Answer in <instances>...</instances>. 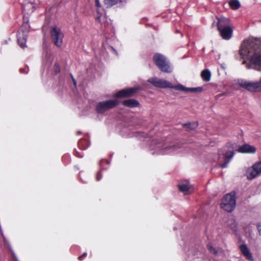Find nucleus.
Returning a JSON list of instances; mask_svg holds the SVG:
<instances>
[{"instance_id":"f257e3e1","label":"nucleus","mask_w":261,"mask_h":261,"mask_svg":"<svg viewBox=\"0 0 261 261\" xmlns=\"http://www.w3.org/2000/svg\"><path fill=\"white\" fill-rule=\"evenodd\" d=\"M240 55L248 69L261 71V39L249 38L241 44Z\"/></svg>"},{"instance_id":"f03ea898","label":"nucleus","mask_w":261,"mask_h":261,"mask_svg":"<svg viewBox=\"0 0 261 261\" xmlns=\"http://www.w3.org/2000/svg\"><path fill=\"white\" fill-rule=\"evenodd\" d=\"M148 82L152 84L154 87L160 88H169L177 91H184L186 93L200 92L202 91L201 87L187 88L181 84L173 86L172 83L163 79H160L156 77H151L148 80Z\"/></svg>"},{"instance_id":"7ed1b4c3","label":"nucleus","mask_w":261,"mask_h":261,"mask_svg":"<svg viewBox=\"0 0 261 261\" xmlns=\"http://www.w3.org/2000/svg\"><path fill=\"white\" fill-rule=\"evenodd\" d=\"M217 25L222 38L225 40H229L233 32L229 19L225 17L218 18Z\"/></svg>"},{"instance_id":"20e7f679","label":"nucleus","mask_w":261,"mask_h":261,"mask_svg":"<svg viewBox=\"0 0 261 261\" xmlns=\"http://www.w3.org/2000/svg\"><path fill=\"white\" fill-rule=\"evenodd\" d=\"M153 61L162 71L166 73H171L172 71L169 61L164 55L160 53L155 54L153 57Z\"/></svg>"},{"instance_id":"39448f33","label":"nucleus","mask_w":261,"mask_h":261,"mask_svg":"<svg viewBox=\"0 0 261 261\" xmlns=\"http://www.w3.org/2000/svg\"><path fill=\"white\" fill-rule=\"evenodd\" d=\"M238 83L241 87L249 92H258L261 91V76L258 81L255 82L239 79Z\"/></svg>"},{"instance_id":"423d86ee","label":"nucleus","mask_w":261,"mask_h":261,"mask_svg":"<svg viewBox=\"0 0 261 261\" xmlns=\"http://www.w3.org/2000/svg\"><path fill=\"white\" fill-rule=\"evenodd\" d=\"M236 206V199L234 194H227L223 198L221 207L228 212L234 210Z\"/></svg>"},{"instance_id":"0eeeda50","label":"nucleus","mask_w":261,"mask_h":261,"mask_svg":"<svg viewBox=\"0 0 261 261\" xmlns=\"http://www.w3.org/2000/svg\"><path fill=\"white\" fill-rule=\"evenodd\" d=\"M118 104L117 100H109L100 101L96 106V110L98 113L102 114L111 109Z\"/></svg>"},{"instance_id":"6e6552de","label":"nucleus","mask_w":261,"mask_h":261,"mask_svg":"<svg viewBox=\"0 0 261 261\" xmlns=\"http://www.w3.org/2000/svg\"><path fill=\"white\" fill-rule=\"evenodd\" d=\"M51 38L54 44L58 47L62 46L64 34L59 28L53 27L50 30Z\"/></svg>"},{"instance_id":"1a4fd4ad","label":"nucleus","mask_w":261,"mask_h":261,"mask_svg":"<svg viewBox=\"0 0 261 261\" xmlns=\"http://www.w3.org/2000/svg\"><path fill=\"white\" fill-rule=\"evenodd\" d=\"M234 144L229 143L228 144V147L229 148H231L232 150H229L227 151L224 154L223 158L225 161V162L220 165V167L222 168H226L227 167L228 164L229 163L231 159L233 158L234 153L233 152V149L235 148Z\"/></svg>"},{"instance_id":"9d476101","label":"nucleus","mask_w":261,"mask_h":261,"mask_svg":"<svg viewBox=\"0 0 261 261\" xmlns=\"http://www.w3.org/2000/svg\"><path fill=\"white\" fill-rule=\"evenodd\" d=\"M163 152L162 153L164 154H174L177 152L178 149L181 147V144H177L176 145L173 144L170 146H167L164 144L162 146Z\"/></svg>"},{"instance_id":"9b49d317","label":"nucleus","mask_w":261,"mask_h":261,"mask_svg":"<svg viewBox=\"0 0 261 261\" xmlns=\"http://www.w3.org/2000/svg\"><path fill=\"white\" fill-rule=\"evenodd\" d=\"M136 88H128L123 89L117 92L115 96L117 97H125L132 96L137 91Z\"/></svg>"},{"instance_id":"f8f14e48","label":"nucleus","mask_w":261,"mask_h":261,"mask_svg":"<svg viewBox=\"0 0 261 261\" xmlns=\"http://www.w3.org/2000/svg\"><path fill=\"white\" fill-rule=\"evenodd\" d=\"M27 38V33L22 31V29L19 30L17 35L18 43L21 48L26 47V41Z\"/></svg>"},{"instance_id":"ddd939ff","label":"nucleus","mask_w":261,"mask_h":261,"mask_svg":"<svg viewBox=\"0 0 261 261\" xmlns=\"http://www.w3.org/2000/svg\"><path fill=\"white\" fill-rule=\"evenodd\" d=\"M237 151L241 153H253L255 152L256 148L253 146L246 144L241 146Z\"/></svg>"},{"instance_id":"4468645a","label":"nucleus","mask_w":261,"mask_h":261,"mask_svg":"<svg viewBox=\"0 0 261 261\" xmlns=\"http://www.w3.org/2000/svg\"><path fill=\"white\" fill-rule=\"evenodd\" d=\"M240 250L241 251L243 255L245 256V257L251 261L254 260L253 257L252 255V253L250 251L249 249L248 248L246 244H242L240 247Z\"/></svg>"},{"instance_id":"2eb2a0df","label":"nucleus","mask_w":261,"mask_h":261,"mask_svg":"<svg viewBox=\"0 0 261 261\" xmlns=\"http://www.w3.org/2000/svg\"><path fill=\"white\" fill-rule=\"evenodd\" d=\"M246 174L248 179H252L258 176L259 173L257 172L255 168H253V166L251 168H249L247 170Z\"/></svg>"},{"instance_id":"dca6fc26","label":"nucleus","mask_w":261,"mask_h":261,"mask_svg":"<svg viewBox=\"0 0 261 261\" xmlns=\"http://www.w3.org/2000/svg\"><path fill=\"white\" fill-rule=\"evenodd\" d=\"M122 103L124 106L130 107V108H135L139 106V102L135 99H128L124 100L122 102Z\"/></svg>"},{"instance_id":"f3484780","label":"nucleus","mask_w":261,"mask_h":261,"mask_svg":"<svg viewBox=\"0 0 261 261\" xmlns=\"http://www.w3.org/2000/svg\"><path fill=\"white\" fill-rule=\"evenodd\" d=\"M178 188L180 191L184 192L185 194H188L190 189V185L188 182L180 183L178 184Z\"/></svg>"},{"instance_id":"a211bd4d","label":"nucleus","mask_w":261,"mask_h":261,"mask_svg":"<svg viewBox=\"0 0 261 261\" xmlns=\"http://www.w3.org/2000/svg\"><path fill=\"white\" fill-rule=\"evenodd\" d=\"M201 76L203 81L208 82L211 80V73L208 69H205L202 71Z\"/></svg>"},{"instance_id":"6ab92c4d","label":"nucleus","mask_w":261,"mask_h":261,"mask_svg":"<svg viewBox=\"0 0 261 261\" xmlns=\"http://www.w3.org/2000/svg\"><path fill=\"white\" fill-rule=\"evenodd\" d=\"M79 147L81 149H86L89 145L88 141L86 139L80 140L78 143Z\"/></svg>"},{"instance_id":"aec40b11","label":"nucleus","mask_w":261,"mask_h":261,"mask_svg":"<svg viewBox=\"0 0 261 261\" xmlns=\"http://www.w3.org/2000/svg\"><path fill=\"white\" fill-rule=\"evenodd\" d=\"M229 5L233 10H237L240 7V3L238 0H230L229 2Z\"/></svg>"},{"instance_id":"412c9836","label":"nucleus","mask_w":261,"mask_h":261,"mask_svg":"<svg viewBox=\"0 0 261 261\" xmlns=\"http://www.w3.org/2000/svg\"><path fill=\"white\" fill-rule=\"evenodd\" d=\"M121 0H104V4L107 8L111 7L117 4Z\"/></svg>"},{"instance_id":"4be33fe9","label":"nucleus","mask_w":261,"mask_h":261,"mask_svg":"<svg viewBox=\"0 0 261 261\" xmlns=\"http://www.w3.org/2000/svg\"><path fill=\"white\" fill-rule=\"evenodd\" d=\"M25 3L26 4H30V6L33 8L34 6H32L33 4H37L39 3V0H25Z\"/></svg>"},{"instance_id":"5701e85b","label":"nucleus","mask_w":261,"mask_h":261,"mask_svg":"<svg viewBox=\"0 0 261 261\" xmlns=\"http://www.w3.org/2000/svg\"><path fill=\"white\" fill-rule=\"evenodd\" d=\"M253 168H255L259 174L261 173V162L254 164Z\"/></svg>"},{"instance_id":"b1692460","label":"nucleus","mask_w":261,"mask_h":261,"mask_svg":"<svg viewBox=\"0 0 261 261\" xmlns=\"http://www.w3.org/2000/svg\"><path fill=\"white\" fill-rule=\"evenodd\" d=\"M185 125H186L187 126V127L190 128V129H194L195 128H196L197 125H198V124L197 122H195V123H188V124H186Z\"/></svg>"},{"instance_id":"393cba45","label":"nucleus","mask_w":261,"mask_h":261,"mask_svg":"<svg viewBox=\"0 0 261 261\" xmlns=\"http://www.w3.org/2000/svg\"><path fill=\"white\" fill-rule=\"evenodd\" d=\"M208 250L213 254H217V251L215 248L210 245H207Z\"/></svg>"},{"instance_id":"a878e982","label":"nucleus","mask_w":261,"mask_h":261,"mask_svg":"<svg viewBox=\"0 0 261 261\" xmlns=\"http://www.w3.org/2000/svg\"><path fill=\"white\" fill-rule=\"evenodd\" d=\"M102 177V175H101V173L100 172H99L97 173L96 174V180L97 181H99Z\"/></svg>"},{"instance_id":"bb28decb","label":"nucleus","mask_w":261,"mask_h":261,"mask_svg":"<svg viewBox=\"0 0 261 261\" xmlns=\"http://www.w3.org/2000/svg\"><path fill=\"white\" fill-rule=\"evenodd\" d=\"M75 155L77 157H79L80 158H82L83 156V155L82 153V152H79L77 151H75Z\"/></svg>"},{"instance_id":"cd10ccee","label":"nucleus","mask_w":261,"mask_h":261,"mask_svg":"<svg viewBox=\"0 0 261 261\" xmlns=\"http://www.w3.org/2000/svg\"><path fill=\"white\" fill-rule=\"evenodd\" d=\"M87 256V253H84L82 255L79 257V259L81 260L83 258Z\"/></svg>"},{"instance_id":"c85d7f7f","label":"nucleus","mask_w":261,"mask_h":261,"mask_svg":"<svg viewBox=\"0 0 261 261\" xmlns=\"http://www.w3.org/2000/svg\"><path fill=\"white\" fill-rule=\"evenodd\" d=\"M95 5L98 8L100 7V4L99 0H95Z\"/></svg>"},{"instance_id":"c756f323","label":"nucleus","mask_w":261,"mask_h":261,"mask_svg":"<svg viewBox=\"0 0 261 261\" xmlns=\"http://www.w3.org/2000/svg\"><path fill=\"white\" fill-rule=\"evenodd\" d=\"M25 70V69H24V68H20L19 69V71L21 73H28V70L25 71L24 70Z\"/></svg>"},{"instance_id":"7c9ffc66","label":"nucleus","mask_w":261,"mask_h":261,"mask_svg":"<svg viewBox=\"0 0 261 261\" xmlns=\"http://www.w3.org/2000/svg\"><path fill=\"white\" fill-rule=\"evenodd\" d=\"M257 229H258L259 233L261 235V225L258 224L257 225Z\"/></svg>"},{"instance_id":"2f4dec72","label":"nucleus","mask_w":261,"mask_h":261,"mask_svg":"<svg viewBox=\"0 0 261 261\" xmlns=\"http://www.w3.org/2000/svg\"><path fill=\"white\" fill-rule=\"evenodd\" d=\"M55 66L56 67V72L57 73H58L60 72V69H59V66L57 65V64H55Z\"/></svg>"},{"instance_id":"473e14b6","label":"nucleus","mask_w":261,"mask_h":261,"mask_svg":"<svg viewBox=\"0 0 261 261\" xmlns=\"http://www.w3.org/2000/svg\"><path fill=\"white\" fill-rule=\"evenodd\" d=\"M72 81H73V84L75 86H76V82L75 80L73 78V77H72Z\"/></svg>"},{"instance_id":"72a5a7b5","label":"nucleus","mask_w":261,"mask_h":261,"mask_svg":"<svg viewBox=\"0 0 261 261\" xmlns=\"http://www.w3.org/2000/svg\"><path fill=\"white\" fill-rule=\"evenodd\" d=\"M97 20L99 22H101V21H100V16H98V17H97Z\"/></svg>"},{"instance_id":"f704fd0d","label":"nucleus","mask_w":261,"mask_h":261,"mask_svg":"<svg viewBox=\"0 0 261 261\" xmlns=\"http://www.w3.org/2000/svg\"><path fill=\"white\" fill-rule=\"evenodd\" d=\"M112 48L117 54L116 51L114 49V48L112 47Z\"/></svg>"}]
</instances>
